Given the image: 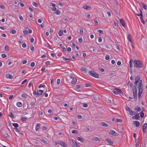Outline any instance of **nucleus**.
I'll list each match as a JSON object with an SVG mask.
<instances>
[{
  "instance_id": "obj_1",
  "label": "nucleus",
  "mask_w": 147,
  "mask_h": 147,
  "mask_svg": "<svg viewBox=\"0 0 147 147\" xmlns=\"http://www.w3.org/2000/svg\"><path fill=\"white\" fill-rule=\"evenodd\" d=\"M143 65L142 62L139 60H135L134 61V66L139 68H142Z\"/></svg>"
},
{
  "instance_id": "obj_2",
  "label": "nucleus",
  "mask_w": 147,
  "mask_h": 147,
  "mask_svg": "<svg viewBox=\"0 0 147 147\" xmlns=\"http://www.w3.org/2000/svg\"><path fill=\"white\" fill-rule=\"evenodd\" d=\"M89 74L91 76L96 78H98L99 77V75L95 73L94 71H90L88 72Z\"/></svg>"
},
{
  "instance_id": "obj_3",
  "label": "nucleus",
  "mask_w": 147,
  "mask_h": 147,
  "mask_svg": "<svg viewBox=\"0 0 147 147\" xmlns=\"http://www.w3.org/2000/svg\"><path fill=\"white\" fill-rule=\"evenodd\" d=\"M138 88V91H143V86L142 84V80H140L139 81V83Z\"/></svg>"
},
{
  "instance_id": "obj_4",
  "label": "nucleus",
  "mask_w": 147,
  "mask_h": 147,
  "mask_svg": "<svg viewBox=\"0 0 147 147\" xmlns=\"http://www.w3.org/2000/svg\"><path fill=\"white\" fill-rule=\"evenodd\" d=\"M138 11H140V14H139V13H136L135 12V13L136 14V15L137 16H140V18L141 21L142 22V21H144V20H143V17H142V11L141 10V9H139Z\"/></svg>"
},
{
  "instance_id": "obj_5",
  "label": "nucleus",
  "mask_w": 147,
  "mask_h": 147,
  "mask_svg": "<svg viewBox=\"0 0 147 147\" xmlns=\"http://www.w3.org/2000/svg\"><path fill=\"white\" fill-rule=\"evenodd\" d=\"M125 109L126 110L129 112V114L131 115H133L135 114L134 112L132 111L130 109L128 106H126L125 107Z\"/></svg>"
},
{
  "instance_id": "obj_6",
  "label": "nucleus",
  "mask_w": 147,
  "mask_h": 147,
  "mask_svg": "<svg viewBox=\"0 0 147 147\" xmlns=\"http://www.w3.org/2000/svg\"><path fill=\"white\" fill-rule=\"evenodd\" d=\"M133 94L134 100L136 101L137 99V90L136 88L135 90H133Z\"/></svg>"
},
{
  "instance_id": "obj_7",
  "label": "nucleus",
  "mask_w": 147,
  "mask_h": 147,
  "mask_svg": "<svg viewBox=\"0 0 147 147\" xmlns=\"http://www.w3.org/2000/svg\"><path fill=\"white\" fill-rule=\"evenodd\" d=\"M135 82H134V84L135 86H137V85L138 82L140 80V78L139 76H136L135 78Z\"/></svg>"
},
{
  "instance_id": "obj_8",
  "label": "nucleus",
  "mask_w": 147,
  "mask_h": 147,
  "mask_svg": "<svg viewBox=\"0 0 147 147\" xmlns=\"http://www.w3.org/2000/svg\"><path fill=\"white\" fill-rule=\"evenodd\" d=\"M133 123L134 125L136 127H138L140 125L139 122L138 121H133Z\"/></svg>"
},
{
  "instance_id": "obj_9",
  "label": "nucleus",
  "mask_w": 147,
  "mask_h": 147,
  "mask_svg": "<svg viewBox=\"0 0 147 147\" xmlns=\"http://www.w3.org/2000/svg\"><path fill=\"white\" fill-rule=\"evenodd\" d=\"M83 8L86 10H91L92 9L91 7L87 5H85L83 6Z\"/></svg>"
},
{
  "instance_id": "obj_10",
  "label": "nucleus",
  "mask_w": 147,
  "mask_h": 147,
  "mask_svg": "<svg viewBox=\"0 0 147 147\" xmlns=\"http://www.w3.org/2000/svg\"><path fill=\"white\" fill-rule=\"evenodd\" d=\"M142 92H140V91H138V98L139 99V100L140 101H141L142 100V98H141V94H142Z\"/></svg>"
},
{
  "instance_id": "obj_11",
  "label": "nucleus",
  "mask_w": 147,
  "mask_h": 147,
  "mask_svg": "<svg viewBox=\"0 0 147 147\" xmlns=\"http://www.w3.org/2000/svg\"><path fill=\"white\" fill-rule=\"evenodd\" d=\"M110 133L112 135L115 136H116L117 135V133L113 130H111L110 131Z\"/></svg>"
},
{
  "instance_id": "obj_12",
  "label": "nucleus",
  "mask_w": 147,
  "mask_h": 147,
  "mask_svg": "<svg viewBox=\"0 0 147 147\" xmlns=\"http://www.w3.org/2000/svg\"><path fill=\"white\" fill-rule=\"evenodd\" d=\"M58 144L60 145L63 147H67V145H65V143L62 141H60Z\"/></svg>"
},
{
  "instance_id": "obj_13",
  "label": "nucleus",
  "mask_w": 147,
  "mask_h": 147,
  "mask_svg": "<svg viewBox=\"0 0 147 147\" xmlns=\"http://www.w3.org/2000/svg\"><path fill=\"white\" fill-rule=\"evenodd\" d=\"M6 77L7 78L11 79L13 78V76L10 74H6Z\"/></svg>"
},
{
  "instance_id": "obj_14",
  "label": "nucleus",
  "mask_w": 147,
  "mask_h": 147,
  "mask_svg": "<svg viewBox=\"0 0 147 147\" xmlns=\"http://www.w3.org/2000/svg\"><path fill=\"white\" fill-rule=\"evenodd\" d=\"M120 22L121 25L123 27H125V22L124 20L123 19H121L120 20Z\"/></svg>"
},
{
  "instance_id": "obj_15",
  "label": "nucleus",
  "mask_w": 147,
  "mask_h": 147,
  "mask_svg": "<svg viewBox=\"0 0 147 147\" xmlns=\"http://www.w3.org/2000/svg\"><path fill=\"white\" fill-rule=\"evenodd\" d=\"M76 139L78 141L81 142H83L84 141V139L82 138H80L79 137H77Z\"/></svg>"
},
{
  "instance_id": "obj_16",
  "label": "nucleus",
  "mask_w": 147,
  "mask_h": 147,
  "mask_svg": "<svg viewBox=\"0 0 147 147\" xmlns=\"http://www.w3.org/2000/svg\"><path fill=\"white\" fill-rule=\"evenodd\" d=\"M43 90H37L36 92L37 93V94H38V97L39 95H41L43 93Z\"/></svg>"
},
{
  "instance_id": "obj_17",
  "label": "nucleus",
  "mask_w": 147,
  "mask_h": 147,
  "mask_svg": "<svg viewBox=\"0 0 147 147\" xmlns=\"http://www.w3.org/2000/svg\"><path fill=\"white\" fill-rule=\"evenodd\" d=\"M81 70V71L83 72H84V73H86L87 72V68L85 67H82Z\"/></svg>"
},
{
  "instance_id": "obj_18",
  "label": "nucleus",
  "mask_w": 147,
  "mask_h": 147,
  "mask_svg": "<svg viewBox=\"0 0 147 147\" xmlns=\"http://www.w3.org/2000/svg\"><path fill=\"white\" fill-rule=\"evenodd\" d=\"M140 116L139 115V114H138L136 115L135 116H133L132 117V118L134 119H136L138 120L140 118Z\"/></svg>"
},
{
  "instance_id": "obj_19",
  "label": "nucleus",
  "mask_w": 147,
  "mask_h": 147,
  "mask_svg": "<svg viewBox=\"0 0 147 147\" xmlns=\"http://www.w3.org/2000/svg\"><path fill=\"white\" fill-rule=\"evenodd\" d=\"M134 110L136 112H140L141 111V109L139 107H136L134 109Z\"/></svg>"
},
{
  "instance_id": "obj_20",
  "label": "nucleus",
  "mask_w": 147,
  "mask_h": 147,
  "mask_svg": "<svg viewBox=\"0 0 147 147\" xmlns=\"http://www.w3.org/2000/svg\"><path fill=\"white\" fill-rule=\"evenodd\" d=\"M131 36L130 34H129L127 36V39L130 43H131V42H132L131 40Z\"/></svg>"
},
{
  "instance_id": "obj_21",
  "label": "nucleus",
  "mask_w": 147,
  "mask_h": 147,
  "mask_svg": "<svg viewBox=\"0 0 147 147\" xmlns=\"http://www.w3.org/2000/svg\"><path fill=\"white\" fill-rule=\"evenodd\" d=\"M40 123H37L35 126V130L36 131H38L40 127Z\"/></svg>"
},
{
  "instance_id": "obj_22",
  "label": "nucleus",
  "mask_w": 147,
  "mask_h": 147,
  "mask_svg": "<svg viewBox=\"0 0 147 147\" xmlns=\"http://www.w3.org/2000/svg\"><path fill=\"white\" fill-rule=\"evenodd\" d=\"M17 106L19 107H21L22 106V104L21 102H18L16 103Z\"/></svg>"
},
{
  "instance_id": "obj_23",
  "label": "nucleus",
  "mask_w": 147,
  "mask_h": 147,
  "mask_svg": "<svg viewBox=\"0 0 147 147\" xmlns=\"http://www.w3.org/2000/svg\"><path fill=\"white\" fill-rule=\"evenodd\" d=\"M106 141L108 143H110L111 144H113V142L111 141L110 139H106Z\"/></svg>"
},
{
  "instance_id": "obj_24",
  "label": "nucleus",
  "mask_w": 147,
  "mask_h": 147,
  "mask_svg": "<svg viewBox=\"0 0 147 147\" xmlns=\"http://www.w3.org/2000/svg\"><path fill=\"white\" fill-rule=\"evenodd\" d=\"M134 61L132 59H131L130 60L129 62V65L130 67V68H132L133 66L132 64V62Z\"/></svg>"
},
{
  "instance_id": "obj_25",
  "label": "nucleus",
  "mask_w": 147,
  "mask_h": 147,
  "mask_svg": "<svg viewBox=\"0 0 147 147\" xmlns=\"http://www.w3.org/2000/svg\"><path fill=\"white\" fill-rule=\"evenodd\" d=\"M101 125L103 126L104 127H107L108 126V125L107 124L105 123V122H103L102 123Z\"/></svg>"
},
{
  "instance_id": "obj_26",
  "label": "nucleus",
  "mask_w": 147,
  "mask_h": 147,
  "mask_svg": "<svg viewBox=\"0 0 147 147\" xmlns=\"http://www.w3.org/2000/svg\"><path fill=\"white\" fill-rule=\"evenodd\" d=\"M141 4H142L143 7L145 9H147V6L146 4H144L143 3H142Z\"/></svg>"
},
{
  "instance_id": "obj_27",
  "label": "nucleus",
  "mask_w": 147,
  "mask_h": 147,
  "mask_svg": "<svg viewBox=\"0 0 147 147\" xmlns=\"http://www.w3.org/2000/svg\"><path fill=\"white\" fill-rule=\"evenodd\" d=\"M12 125L15 127H18L19 126L18 124L16 123H13L12 124Z\"/></svg>"
},
{
  "instance_id": "obj_28",
  "label": "nucleus",
  "mask_w": 147,
  "mask_h": 147,
  "mask_svg": "<svg viewBox=\"0 0 147 147\" xmlns=\"http://www.w3.org/2000/svg\"><path fill=\"white\" fill-rule=\"evenodd\" d=\"M22 96L24 98H26L27 96H28V95L26 93L22 94Z\"/></svg>"
},
{
  "instance_id": "obj_29",
  "label": "nucleus",
  "mask_w": 147,
  "mask_h": 147,
  "mask_svg": "<svg viewBox=\"0 0 147 147\" xmlns=\"http://www.w3.org/2000/svg\"><path fill=\"white\" fill-rule=\"evenodd\" d=\"M63 31L62 30H60L58 32V34L59 36H61L63 35Z\"/></svg>"
},
{
  "instance_id": "obj_30",
  "label": "nucleus",
  "mask_w": 147,
  "mask_h": 147,
  "mask_svg": "<svg viewBox=\"0 0 147 147\" xmlns=\"http://www.w3.org/2000/svg\"><path fill=\"white\" fill-rule=\"evenodd\" d=\"M33 94L34 96L35 97H38V94H37V93L36 91L33 92Z\"/></svg>"
},
{
  "instance_id": "obj_31",
  "label": "nucleus",
  "mask_w": 147,
  "mask_h": 147,
  "mask_svg": "<svg viewBox=\"0 0 147 147\" xmlns=\"http://www.w3.org/2000/svg\"><path fill=\"white\" fill-rule=\"evenodd\" d=\"M63 59L65 61H66L67 62H69L70 61V59L67 58H66L65 57H62Z\"/></svg>"
},
{
  "instance_id": "obj_32",
  "label": "nucleus",
  "mask_w": 147,
  "mask_h": 147,
  "mask_svg": "<svg viewBox=\"0 0 147 147\" xmlns=\"http://www.w3.org/2000/svg\"><path fill=\"white\" fill-rule=\"evenodd\" d=\"M112 93L113 95H117L118 94V93L117 92L114 91H112Z\"/></svg>"
},
{
  "instance_id": "obj_33",
  "label": "nucleus",
  "mask_w": 147,
  "mask_h": 147,
  "mask_svg": "<svg viewBox=\"0 0 147 147\" xmlns=\"http://www.w3.org/2000/svg\"><path fill=\"white\" fill-rule=\"evenodd\" d=\"M94 140L96 141H99L100 140L97 137H94L93 138Z\"/></svg>"
},
{
  "instance_id": "obj_34",
  "label": "nucleus",
  "mask_w": 147,
  "mask_h": 147,
  "mask_svg": "<svg viewBox=\"0 0 147 147\" xmlns=\"http://www.w3.org/2000/svg\"><path fill=\"white\" fill-rule=\"evenodd\" d=\"M115 89L117 90L118 92H119V93H120L121 94H123V92H122V91L120 89H119L118 88H115Z\"/></svg>"
},
{
  "instance_id": "obj_35",
  "label": "nucleus",
  "mask_w": 147,
  "mask_h": 147,
  "mask_svg": "<svg viewBox=\"0 0 147 147\" xmlns=\"http://www.w3.org/2000/svg\"><path fill=\"white\" fill-rule=\"evenodd\" d=\"M116 121L117 122L119 123H121L122 121V119H117Z\"/></svg>"
},
{
  "instance_id": "obj_36",
  "label": "nucleus",
  "mask_w": 147,
  "mask_h": 147,
  "mask_svg": "<svg viewBox=\"0 0 147 147\" xmlns=\"http://www.w3.org/2000/svg\"><path fill=\"white\" fill-rule=\"evenodd\" d=\"M27 118L25 117H21V119L22 121H26L27 119Z\"/></svg>"
},
{
  "instance_id": "obj_37",
  "label": "nucleus",
  "mask_w": 147,
  "mask_h": 147,
  "mask_svg": "<svg viewBox=\"0 0 147 147\" xmlns=\"http://www.w3.org/2000/svg\"><path fill=\"white\" fill-rule=\"evenodd\" d=\"M70 79H72V81H71V83L72 84H74V81L73 80H74V78L73 77V76L72 75H70L69 76Z\"/></svg>"
},
{
  "instance_id": "obj_38",
  "label": "nucleus",
  "mask_w": 147,
  "mask_h": 147,
  "mask_svg": "<svg viewBox=\"0 0 147 147\" xmlns=\"http://www.w3.org/2000/svg\"><path fill=\"white\" fill-rule=\"evenodd\" d=\"M9 116L11 117V118H14V117L13 116V115L12 114V113L11 112H10L9 114Z\"/></svg>"
},
{
  "instance_id": "obj_39",
  "label": "nucleus",
  "mask_w": 147,
  "mask_h": 147,
  "mask_svg": "<svg viewBox=\"0 0 147 147\" xmlns=\"http://www.w3.org/2000/svg\"><path fill=\"white\" fill-rule=\"evenodd\" d=\"M16 31L14 30H13L11 31L10 33L12 34H14L16 32Z\"/></svg>"
},
{
  "instance_id": "obj_40",
  "label": "nucleus",
  "mask_w": 147,
  "mask_h": 147,
  "mask_svg": "<svg viewBox=\"0 0 147 147\" xmlns=\"http://www.w3.org/2000/svg\"><path fill=\"white\" fill-rule=\"evenodd\" d=\"M109 58H110L109 55H106L105 57V59L106 60H109Z\"/></svg>"
},
{
  "instance_id": "obj_41",
  "label": "nucleus",
  "mask_w": 147,
  "mask_h": 147,
  "mask_svg": "<svg viewBox=\"0 0 147 147\" xmlns=\"http://www.w3.org/2000/svg\"><path fill=\"white\" fill-rule=\"evenodd\" d=\"M144 116V113L143 112H141L140 113V116L141 118H143Z\"/></svg>"
},
{
  "instance_id": "obj_42",
  "label": "nucleus",
  "mask_w": 147,
  "mask_h": 147,
  "mask_svg": "<svg viewBox=\"0 0 147 147\" xmlns=\"http://www.w3.org/2000/svg\"><path fill=\"white\" fill-rule=\"evenodd\" d=\"M79 145L75 142L74 141V147H79Z\"/></svg>"
},
{
  "instance_id": "obj_43",
  "label": "nucleus",
  "mask_w": 147,
  "mask_h": 147,
  "mask_svg": "<svg viewBox=\"0 0 147 147\" xmlns=\"http://www.w3.org/2000/svg\"><path fill=\"white\" fill-rule=\"evenodd\" d=\"M83 106L84 107L87 108L88 107V105L87 104L84 103L83 104Z\"/></svg>"
},
{
  "instance_id": "obj_44",
  "label": "nucleus",
  "mask_w": 147,
  "mask_h": 147,
  "mask_svg": "<svg viewBox=\"0 0 147 147\" xmlns=\"http://www.w3.org/2000/svg\"><path fill=\"white\" fill-rule=\"evenodd\" d=\"M13 129H14L16 132H19V130L18 129V128H17V127H14L13 128Z\"/></svg>"
},
{
  "instance_id": "obj_45",
  "label": "nucleus",
  "mask_w": 147,
  "mask_h": 147,
  "mask_svg": "<svg viewBox=\"0 0 147 147\" xmlns=\"http://www.w3.org/2000/svg\"><path fill=\"white\" fill-rule=\"evenodd\" d=\"M5 49L6 50L9 51V48L8 46L6 45L5 46Z\"/></svg>"
},
{
  "instance_id": "obj_46",
  "label": "nucleus",
  "mask_w": 147,
  "mask_h": 147,
  "mask_svg": "<svg viewBox=\"0 0 147 147\" xmlns=\"http://www.w3.org/2000/svg\"><path fill=\"white\" fill-rule=\"evenodd\" d=\"M4 136L6 138L9 137V136L7 132L4 134Z\"/></svg>"
},
{
  "instance_id": "obj_47",
  "label": "nucleus",
  "mask_w": 147,
  "mask_h": 147,
  "mask_svg": "<svg viewBox=\"0 0 147 147\" xmlns=\"http://www.w3.org/2000/svg\"><path fill=\"white\" fill-rule=\"evenodd\" d=\"M37 113H38L40 115H42V111H41L39 109H38L37 110Z\"/></svg>"
},
{
  "instance_id": "obj_48",
  "label": "nucleus",
  "mask_w": 147,
  "mask_h": 147,
  "mask_svg": "<svg viewBox=\"0 0 147 147\" xmlns=\"http://www.w3.org/2000/svg\"><path fill=\"white\" fill-rule=\"evenodd\" d=\"M147 127V124L146 123H145L143 126V128L146 129Z\"/></svg>"
},
{
  "instance_id": "obj_49",
  "label": "nucleus",
  "mask_w": 147,
  "mask_h": 147,
  "mask_svg": "<svg viewBox=\"0 0 147 147\" xmlns=\"http://www.w3.org/2000/svg\"><path fill=\"white\" fill-rule=\"evenodd\" d=\"M0 8L2 9H5V6L4 5H0Z\"/></svg>"
},
{
  "instance_id": "obj_50",
  "label": "nucleus",
  "mask_w": 147,
  "mask_h": 147,
  "mask_svg": "<svg viewBox=\"0 0 147 147\" xmlns=\"http://www.w3.org/2000/svg\"><path fill=\"white\" fill-rule=\"evenodd\" d=\"M32 4L34 6H35V7H37L38 6L37 4V3L36 2H33L32 3Z\"/></svg>"
},
{
  "instance_id": "obj_51",
  "label": "nucleus",
  "mask_w": 147,
  "mask_h": 147,
  "mask_svg": "<svg viewBox=\"0 0 147 147\" xmlns=\"http://www.w3.org/2000/svg\"><path fill=\"white\" fill-rule=\"evenodd\" d=\"M35 65V63L34 62H32L31 64V66L32 67H33Z\"/></svg>"
},
{
  "instance_id": "obj_52",
  "label": "nucleus",
  "mask_w": 147,
  "mask_h": 147,
  "mask_svg": "<svg viewBox=\"0 0 147 147\" xmlns=\"http://www.w3.org/2000/svg\"><path fill=\"white\" fill-rule=\"evenodd\" d=\"M1 56L2 58H4L6 57H7V55L5 54H2L1 55Z\"/></svg>"
},
{
  "instance_id": "obj_53",
  "label": "nucleus",
  "mask_w": 147,
  "mask_h": 147,
  "mask_svg": "<svg viewBox=\"0 0 147 147\" xmlns=\"http://www.w3.org/2000/svg\"><path fill=\"white\" fill-rule=\"evenodd\" d=\"M78 41L80 42H81L82 41V38H78Z\"/></svg>"
},
{
  "instance_id": "obj_54",
  "label": "nucleus",
  "mask_w": 147,
  "mask_h": 147,
  "mask_svg": "<svg viewBox=\"0 0 147 147\" xmlns=\"http://www.w3.org/2000/svg\"><path fill=\"white\" fill-rule=\"evenodd\" d=\"M85 87L87 88V87H90V85L89 84H85Z\"/></svg>"
},
{
  "instance_id": "obj_55",
  "label": "nucleus",
  "mask_w": 147,
  "mask_h": 147,
  "mask_svg": "<svg viewBox=\"0 0 147 147\" xmlns=\"http://www.w3.org/2000/svg\"><path fill=\"white\" fill-rule=\"evenodd\" d=\"M74 128H75V129L77 128V127H78V126L77 125H76V123L75 122H74Z\"/></svg>"
},
{
  "instance_id": "obj_56",
  "label": "nucleus",
  "mask_w": 147,
  "mask_h": 147,
  "mask_svg": "<svg viewBox=\"0 0 147 147\" xmlns=\"http://www.w3.org/2000/svg\"><path fill=\"white\" fill-rule=\"evenodd\" d=\"M22 47L23 48H25L26 47V44L25 43H24L22 45Z\"/></svg>"
},
{
  "instance_id": "obj_57",
  "label": "nucleus",
  "mask_w": 147,
  "mask_h": 147,
  "mask_svg": "<svg viewBox=\"0 0 147 147\" xmlns=\"http://www.w3.org/2000/svg\"><path fill=\"white\" fill-rule=\"evenodd\" d=\"M27 79L23 81L22 82L21 84H24L27 82Z\"/></svg>"
},
{
  "instance_id": "obj_58",
  "label": "nucleus",
  "mask_w": 147,
  "mask_h": 147,
  "mask_svg": "<svg viewBox=\"0 0 147 147\" xmlns=\"http://www.w3.org/2000/svg\"><path fill=\"white\" fill-rule=\"evenodd\" d=\"M50 62L49 61H47L45 62V64L46 65H49L50 63Z\"/></svg>"
},
{
  "instance_id": "obj_59",
  "label": "nucleus",
  "mask_w": 147,
  "mask_h": 147,
  "mask_svg": "<svg viewBox=\"0 0 147 147\" xmlns=\"http://www.w3.org/2000/svg\"><path fill=\"white\" fill-rule=\"evenodd\" d=\"M23 32L24 34H27L28 33V31L27 30H25L23 31Z\"/></svg>"
},
{
  "instance_id": "obj_60",
  "label": "nucleus",
  "mask_w": 147,
  "mask_h": 147,
  "mask_svg": "<svg viewBox=\"0 0 147 147\" xmlns=\"http://www.w3.org/2000/svg\"><path fill=\"white\" fill-rule=\"evenodd\" d=\"M97 31L98 32L100 33H103V30H98Z\"/></svg>"
},
{
  "instance_id": "obj_61",
  "label": "nucleus",
  "mask_w": 147,
  "mask_h": 147,
  "mask_svg": "<svg viewBox=\"0 0 147 147\" xmlns=\"http://www.w3.org/2000/svg\"><path fill=\"white\" fill-rule=\"evenodd\" d=\"M28 8L32 12H33V10L30 7H28Z\"/></svg>"
},
{
  "instance_id": "obj_62",
  "label": "nucleus",
  "mask_w": 147,
  "mask_h": 147,
  "mask_svg": "<svg viewBox=\"0 0 147 147\" xmlns=\"http://www.w3.org/2000/svg\"><path fill=\"white\" fill-rule=\"evenodd\" d=\"M35 104V102H31V103H30V105H32V106H34Z\"/></svg>"
},
{
  "instance_id": "obj_63",
  "label": "nucleus",
  "mask_w": 147,
  "mask_h": 147,
  "mask_svg": "<svg viewBox=\"0 0 147 147\" xmlns=\"http://www.w3.org/2000/svg\"><path fill=\"white\" fill-rule=\"evenodd\" d=\"M41 141L45 143V144H47V141L45 140V139H42V140H41Z\"/></svg>"
},
{
  "instance_id": "obj_64",
  "label": "nucleus",
  "mask_w": 147,
  "mask_h": 147,
  "mask_svg": "<svg viewBox=\"0 0 147 147\" xmlns=\"http://www.w3.org/2000/svg\"><path fill=\"white\" fill-rule=\"evenodd\" d=\"M81 86L79 85H76V89H78Z\"/></svg>"
}]
</instances>
